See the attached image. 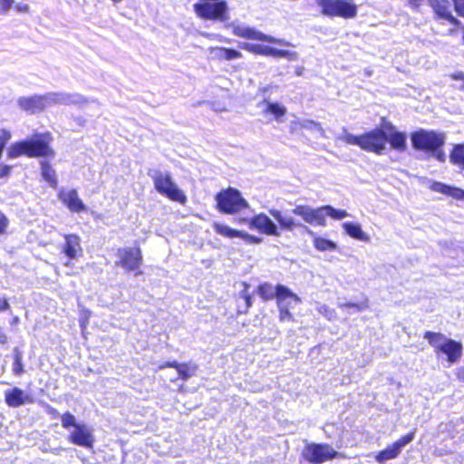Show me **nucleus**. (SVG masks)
<instances>
[{
  "mask_svg": "<svg viewBox=\"0 0 464 464\" xmlns=\"http://www.w3.org/2000/svg\"><path fill=\"white\" fill-rule=\"evenodd\" d=\"M269 215L278 223L275 221L266 214L260 213L253 217L248 223L251 229H256L258 232L270 237H279L281 231L292 232L295 228L302 227L303 225L295 220L292 216L284 213L276 208H270Z\"/></svg>",
  "mask_w": 464,
  "mask_h": 464,
  "instance_id": "obj_1",
  "label": "nucleus"
},
{
  "mask_svg": "<svg viewBox=\"0 0 464 464\" xmlns=\"http://www.w3.org/2000/svg\"><path fill=\"white\" fill-rule=\"evenodd\" d=\"M53 136L50 132L34 134L33 137L13 143L7 150V156L14 159L20 156L31 158L54 157V150L50 147Z\"/></svg>",
  "mask_w": 464,
  "mask_h": 464,
  "instance_id": "obj_2",
  "label": "nucleus"
},
{
  "mask_svg": "<svg viewBox=\"0 0 464 464\" xmlns=\"http://www.w3.org/2000/svg\"><path fill=\"white\" fill-rule=\"evenodd\" d=\"M411 141L415 149L431 153L440 162L446 160V155L441 150L445 142L443 134L420 130L411 135Z\"/></svg>",
  "mask_w": 464,
  "mask_h": 464,
  "instance_id": "obj_3",
  "label": "nucleus"
},
{
  "mask_svg": "<svg viewBox=\"0 0 464 464\" xmlns=\"http://www.w3.org/2000/svg\"><path fill=\"white\" fill-rule=\"evenodd\" d=\"M424 339L429 342L438 354H444L450 363H456L461 358L463 350L461 343L450 339L440 333L430 331L425 333Z\"/></svg>",
  "mask_w": 464,
  "mask_h": 464,
  "instance_id": "obj_4",
  "label": "nucleus"
},
{
  "mask_svg": "<svg viewBox=\"0 0 464 464\" xmlns=\"http://www.w3.org/2000/svg\"><path fill=\"white\" fill-rule=\"evenodd\" d=\"M151 178L154 188L159 194L182 205L187 202L185 193L173 180L169 172L154 171Z\"/></svg>",
  "mask_w": 464,
  "mask_h": 464,
  "instance_id": "obj_5",
  "label": "nucleus"
},
{
  "mask_svg": "<svg viewBox=\"0 0 464 464\" xmlns=\"http://www.w3.org/2000/svg\"><path fill=\"white\" fill-rule=\"evenodd\" d=\"M325 16H339L345 19L353 18L357 14L356 5L352 0H315Z\"/></svg>",
  "mask_w": 464,
  "mask_h": 464,
  "instance_id": "obj_6",
  "label": "nucleus"
},
{
  "mask_svg": "<svg viewBox=\"0 0 464 464\" xmlns=\"http://www.w3.org/2000/svg\"><path fill=\"white\" fill-rule=\"evenodd\" d=\"M218 210L226 214H235L248 207L237 189L229 188L216 196Z\"/></svg>",
  "mask_w": 464,
  "mask_h": 464,
  "instance_id": "obj_7",
  "label": "nucleus"
},
{
  "mask_svg": "<svg viewBox=\"0 0 464 464\" xmlns=\"http://www.w3.org/2000/svg\"><path fill=\"white\" fill-rule=\"evenodd\" d=\"M301 298L288 287L283 285H277L276 304L279 310L280 321L294 320L290 309L295 308L297 304H301Z\"/></svg>",
  "mask_w": 464,
  "mask_h": 464,
  "instance_id": "obj_8",
  "label": "nucleus"
},
{
  "mask_svg": "<svg viewBox=\"0 0 464 464\" xmlns=\"http://www.w3.org/2000/svg\"><path fill=\"white\" fill-rule=\"evenodd\" d=\"M196 14L204 19L221 20L228 19L226 2H216L215 0H203L194 5Z\"/></svg>",
  "mask_w": 464,
  "mask_h": 464,
  "instance_id": "obj_9",
  "label": "nucleus"
},
{
  "mask_svg": "<svg viewBox=\"0 0 464 464\" xmlns=\"http://www.w3.org/2000/svg\"><path fill=\"white\" fill-rule=\"evenodd\" d=\"M337 451L329 444L307 443L302 451V457L312 464H320L335 458Z\"/></svg>",
  "mask_w": 464,
  "mask_h": 464,
  "instance_id": "obj_10",
  "label": "nucleus"
},
{
  "mask_svg": "<svg viewBox=\"0 0 464 464\" xmlns=\"http://www.w3.org/2000/svg\"><path fill=\"white\" fill-rule=\"evenodd\" d=\"M46 109L53 105H77L83 107L87 103H98L96 100H90L80 93L48 92L44 94Z\"/></svg>",
  "mask_w": 464,
  "mask_h": 464,
  "instance_id": "obj_11",
  "label": "nucleus"
},
{
  "mask_svg": "<svg viewBox=\"0 0 464 464\" xmlns=\"http://www.w3.org/2000/svg\"><path fill=\"white\" fill-rule=\"evenodd\" d=\"M229 26L232 27L233 34L238 37H242L248 40H256L260 42L276 44L283 46H290V43L283 39L265 34L264 33L253 27L247 26L246 24L232 23L229 24Z\"/></svg>",
  "mask_w": 464,
  "mask_h": 464,
  "instance_id": "obj_12",
  "label": "nucleus"
},
{
  "mask_svg": "<svg viewBox=\"0 0 464 464\" xmlns=\"http://www.w3.org/2000/svg\"><path fill=\"white\" fill-rule=\"evenodd\" d=\"M386 132L381 129H374L361 135V149L366 151L382 154L387 144Z\"/></svg>",
  "mask_w": 464,
  "mask_h": 464,
  "instance_id": "obj_13",
  "label": "nucleus"
},
{
  "mask_svg": "<svg viewBox=\"0 0 464 464\" xmlns=\"http://www.w3.org/2000/svg\"><path fill=\"white\" fill-rule=\"evenodd\" d=\"M117 256L119 257L118 266L128 272L139 270L142 264L141 250L139 246L119 248Z\"/></svg>",
  "mask_w": 464,
  "mask_h": 464,
  "instance_id": "obj_14",
  "label": "nucleus"
},
{
  "mask_svg": "<svg viewBox=\"0 0 464 464\" xmlns=\"http://www.w3.org/2000/svg\"><path fill=\"white\" fill-rule=\"evenodd\" d=\"M292 213L300 217L304 223L312 226H325V218L323 207L314 208L308 205H297L293 208Z\"/></svg>",
  "mask_w": 464,
  "mask_h": 464,
  "instance_id": "obj_15",
  "label": "nucleus"
},
{
  "mask_svg": "<svg viewBox=\"0 0 464 464\" xmlns=\"http://www.w3.org/2000/svg\"><path fill=\"white\" fill-rule=\"evenodd\" d=\"M413 439L414 431L403 436L383 450L380 451L375 457L376 460L379 463H383L387 460L395 459L399 456L402 448L411 442Z\"/></svg>",
  "mask_w": 464,
  "mask_h": 464,
  "instance_id": "obj_16",
  "label": "nucleus"
},
{
  "mask_svg": "<svg viewBox=\"0 0 464 464\" xmlns=\"http://www.w3.org/2000/svg\"><path fill=\"white\" fill-rule=\"evenodd\" d=\"M68 439L72 443L88 449L92 448L94 443L92 430L84 423L76 426Z\"/></svg>",
  "mask_w": 464,
  "mask_h": 464,
  "instance_id": "obj_17",
  "label": "nucleus"
},
{
  "mask_svg": "<svg viewBox=\"0 0 464 464\" xmlns=\"http://www.w3.org/2000/svg\"><path fill=\"white\" fill-rule=\"evenodd\" d=\"M58 198L72 212L86 210V206L79 198L75 188H62L58 193Z\"/></svg>",
  "mask_w": 464,
  "mask_h": 464,
  "instance_id": "obj_18",
  "label": "nucleus"
},
{
  "mask_svg": "<svg viewBox=\"0 0 464 464\" xmlns=\"http://www.w3.org/2000/svg\"><path fill=\"white\" fill-rule=\"evenodd\" d=\"M17 104L22 110L31 113L40 112L46 109L44 95L21 97L17 100Z\"/></svg>",
  "mask_w": 464,
  "mask_h": 464,
  "instance_id": "obj_19",
  "label": "nucleus"
},
{
  "mask_svg": "<svg viewBox=\"0 0 464 464\" xmlns=\"http://www.w3.org/2000/svg\"><path fill=\"white\" fill-rule=\"evenodd\" d=\"M291 129L293 131H300L305 130L312 134H314L316 138H324L325 131L322 125L313 120L304 119L291 123Z\"/></svg>",
  "mask_w": 464,
  "mask_h": 464,
  "instance_id": "obj_20",
  "label": "nucleus"
},
{
  "mask_svg": "<svg viewBox=\"0 0 464 464\" xmlns=\"http://www.w3.org/2000/svg\"><path fill=\"white\" fill-rule=\"evenodd\" d=\"M65 243L63 246V252L71 259H75L82 255L81 246V238L79 236L72 234L64 236Z\"/></svg>",
  "mask_w": 464,
  "mask_h": 464,
  "instance_id": "obj_21",
  "label": "nucleus"
},
{
  "mask_svg": "<svg viewBox=\"0 0 464 464\" xmlns=\"http://www.w3.org/2000/svg\"><path fill=\"white\" fill-rule=\"evenodd\" d=\"M261 105L264 107L263 113L266 116H271V119L277 122L284 121L287 110L283 104L264 101Z\"/></svg>",
  "mask_w": 464,
  "mask_h": 464,
  "instance_id": "obj_22",
  "label": "nucleus"
},
{
  "mask_svg": "<svg viewBox=\"0 0 464 464\" xmlns=\"http://www.w3.org/2000/svg\"><path fill=\"white\" fill-rule=\"evenodd\" d=\"M429 188L432 191L450 196L455 199L464 200V190L459 188L451 187L438 181L430 182Z\"/></svg>",
  "mask_w": 464,
  "mask_h": 464,
  "instance_id": "obj_23",
  "label": "nucleus"
},
{
  "mask_svg": "<svg viewBox=\"0 0 464 464\" xmlns=\"http://www.w3.org/2000/svg\"><path fill=\"white\" fill-rule=\"evenodd\" d=\"M342 227L344 232L353 239L364 243H368L371 240L370 236L365 231H363L362 226L359 223L344 222L342 224Z\"/></svg>",
  "mask_w": 464,
  "mask_h": 464,
  "instance_id": "obj_24",
  "label": "nucleus"
},
{
  "mask_svg": "<svg viewBox=\"0 0 464 464\" xmlns=\"http://www.w3.org/2000/svg\"><path fill=\"white\" fill-rule=\"evenodd\" d=\"M5 398L6 403L9 406L14 408L19 407L28 401H31L29 395L18 388H14L12 390L6 391L5 392Z\"/></svg>",
  "mask_w": 464,
  "mask_h": 464,
  "instance_id": "obj_25",
  "label": "nucleus"
},
{
  "mask_svg": "<svg viewBox=\"0 0 464 464\" xmlns=\"http://www.w3.org/2000/svg\"><path fill=\"white\" fill-rule=\"evenodd\" d=\"M208 52L216 58L224 61L237 60L242 57V53L240 52L226 47L212 46L208 48Z\"/></svg>",
  "mask_w": 464,
  "mask_h": 464,
  "instance_id": "obj_26",
  "label": "nucleus"
},
{
  "mask_svg": "<svg viewBox=\"0 0 464 464\" xmlns=\"http://www.w3.org/2000/svg\"><path fill=\"white\" fill-rule=\"evenodd\" d=\"M386 136L388 138L387 142L390 143L393 150L402 151L406 149V134L404 132L397 131L391 126Z\"/></svg>",
  "mask_w": 464,
  "mask_h": 464,
  "instance_id": "obj_27",
  "label": "nucleus"
},
{
  "mask_svg": "<svg viewBox=\"0 0 464 464\" xmlns=\"http://www.w3.org/2000/svg\"><path fill=\"white\" fill-rule=\"evenodd\" d=\"M308 234L313 238V245L314 248L320 252H326V251H335L337 249V244L330 239L322 237L318 235H316L312 230L305 227Z\"/></svg>",
  "mask_w": 464,
  "mask_h": 464,
  "instance_id": "obj_28",
  "label": "nucleus"
},
{
  "mask_svg": "<svg viewBox=\"0 0 464 464\" xmlns=\"http://www.w3.org/2000/svg\"><path fill=\"white\" fill-rule=\"evenodd\" d=\"M164 367H172L175 368L179 373L178 378H181L184 380L188 379L193 376L196 372V366L190 363H179L177 362H167L164 365H160L159 368L163 369Z\"/></svg>",
  "mask_w": 464,
  "mask_h": 464,
  "instance_id": "obj_29",
  "label": "nucleus"
},
{
  "mask_svg": "<svg viewBox=\"0 0 464 464\" xmlns=\"http://www.w3.org/2000/svg\"><path fill=\"white\" fill-rule=\"evenodd\" d=\"M430 5L433 8L439 16L449 20L454 24H457V20L452 16L450 11L449 4L446 0H435V2Z\"/></svg>",
  "mask_w": 464,
  "mask_h": 464,
  "instance_id": "obj_30",
  "label": "nucleus"
},
{
  "mask_svg": "<svg viewBox=\"0 0 464 464\" xmlns=\"http://www.w3.org/2000/svg\"><path fill=\"white\" fill-rule=\"evenodd\" d=\"M369 299L367 297H364L361 302L359 303H352V302H340L338 303V307L341 308L343 311H346L347 313H359L365 311L369 308Z\"/></svg>",
  "mask_w": 464,
  "mask_h": 464,
  "instance_id": "obj_31",
  "label": "nucleus"
},
{
  "mask_svg": "<svg viewBox=\"0 0 464 464\" xmlns=\"http://www.w3.org/2000/svg\"><path fill=\"white\" fill-rule=\"evenodd\" d=\"M450 162L464 170V144L455 145L450 155Z\"/></svg>",
  "mask_w": 464,
  "mask_h": 464,
  "instance_id": "obj_32",
  "label": "nucleus"
},
{
  "mask_svg": "<svg viewBox=\"0 0 464 464\" xmlns=\"http://www.w3.org/2000/svg\"><path fill=\"white\" fill-rule=\"evenodd\" d=\"M240 47L253 54L263 56H268L270 51V46L259 44L243 43Z\"/></svg>",
  "mask_w": 464,
  "mask_h": 464,
  "instance_id": "obj_33",
  "label": "nucleus"
},
{
  "mask_svg": "<svg viewBox=\"0 0 464 464\" xmlns=\"http://www.w3.org/2000/svg\"><path fill=\"white\" fill-rule=\"evenodd\" d=\"M258 295L265 301L277 298V285L274 287L268 283L262 284L258 286Z\"/></svg>",
  "mask_w": 464,
  "mask_h": 464,
  "instance_id": "obj_34",
  "label": "nucleus"
},
{
  "mask_svg": "<svg viewBox=\"0 0 464 464\" xmlns=\"http://www.w3.org/2000/svg\"><path fill=\"white\" fill-rule=\"evenodd\" d=\"M268 56L275 58H286L289 61H296L298 59V54L296 52L289 50H281L272 46H270Z\"/></svg>",
  "mask_w": 464,
  "mask_h": 464,
  "instance_id": "obj_35",
  "label": "nucleus"
},
{
  "mask_svg": "<svg viewBox=\"0 0 464 464\" xmlns=\"http://www.w3.org/2000/svg\"><path fill=\"white\" fill-rule=\"evenodd\" d=\"M42 176L53 188L57 186L55 170L46 162L42 163Z\"/></svg>",
  "mask_w": 464,
  "mask_h": 464,
  "instance_id": "obj_36",
  "label": "nucleus"
},
{
  "mask_svg": "<svg viewBox=\"0 0 464 464\" xmlns=\"http://www.w3.org/2000/svg\"><path fill=\"white\" fill-rule=\"evenodd\" d=\"M213 227L218 234L224 236L226 237L233 238L240 237V230L233 229L228 226L215 223L213 225Z\"/></svg>",
  "mask_w": 464,
  "mask_h": 464,
  "instance_id": "obj_37",
  "label": "nucleus"
},
{
  "mask_svg": "<svg viewBox=\"0 0 464 464\" xmlns=\"http://www.w3.org/2000/svg\"><path fill=\"white\" fill-rule=\"evenodd\" d=\"M323 210L324 213V217L328 216L336 220H342L347 217H349V213L344 209H336L332 206H324Z\"/></svg>",
  "mask_w": 464,
  "mask_h": 464,
  "instance_id": "obj_38",
  "label": "nucleus"
},
{
  "mask_svg": "<svg viewBox=\"0 0 464 464\" xmlns=\"http://www.w3.org/2000/svg\"><path fill=\"white\" fill-rule=\"evenodd\" d=\"M338 140H343L347 144L357 145L361 148V135L356 136L343 130V133L338 136Z\"/></svg>",
  "mask_w": 464,
  "mask_h": 464,
  "instance_id": "obj_39",
  "label": "nucleus"
},
{
  "mask_svg": "<svg viewBox=\"0 0 464 464\" xmlns=\"http://www.w3.org/2000/svg\"><path fill=\"white\" fill-rule=\"evenodd\" d=\"M62 426L64 429H69L72 427L73 429L76 426H79L81 423L76 422V418L70 412H65L61 416Z\"/></svg>",
  "mask_w": 464,
  "mask_h": 464,
  "instance_id": "obj_40",
  "label": "nucleus"
},
{
  "mask_svg": "<svg viewBox=\"0 0 464 464\" xmlns=\"http://www.w3.org/2000/svg\"><path fill=\"white\" fill-rule=\"evenodd\" d=\"M13 372L14 375H21L24 372V366L22 363V355L18 352L14 355Z\"/></svg>",
  "mask_w": 464,
  "mask_h": 464,
  "instance_id": "obj_41",
  "label": "nucleus"
},
{
  "mask_svg": "<svg viewBox=\"0 0 464 464\" xmlns=\"http://www.w3.org/2000/svg\"><path fill=\"white\" fill-rule=\"evenodd\" d=\"M242 285L244 289L241 291L240 296L245 300L246 307L248 309L252 305L251 296L247 292L249 285L246 283H243Z\"/></svg>",
  "mask_w": 464,
  "mask_h": 464,
  "instance_id": "obj_42",
  "label": "nucleus"
},
{
  "mask_svg": "<svg viewBox=\"0 0 464 464\" xmlns=\"http://www.w3.org/2000/svg\"><path fill=\"white\" fill-rule=\"evenodd\" d=\"M239 237L244 239L245 241L248 242L249 244H259L262 241V239L260 237L252 236L245 231L240 232Z\"/></svg>",
  "mask_w": 464,
  "mask_h": 464,
  "instance_id": "obj_43",
  "label": "nucleus"
},
{
  "mask_svg": "<svg viewBox=\"0 0 464 464\" xmlns=\"http://www.w3.org/2000/svg\"><path fill=\"white\" fill-rule=\"evenodd\" d=\"M14 0H0V14H5L13 7Z\"/></svg>",
  "mask_w": 464,
  "mask_h": 464,
  "instance_id": "obj_44",
  "label": "nucleus"
},
{
  "mask_svg": "<svg viewBox=\"0 0 464 464\" xmlns=\"http://www.w3.org/2000/svg\"><path fill=\"white\" fill-rule=\"evenodd\" d=\"M9 225L6 216L0 211V235L5 234Z\"/></svg>",
  "mask_w": 464,
  "mask_h": 464,
  "instance_id": "obj_45",
  "label": "nucleus"
},
{
  "mask_svg": "<svg viewBox=\"0 0 464 464\" xmlns=\"http://www.w3.org/2000/svg\"><path fill=\"white\" fill-rule=\"evenodd\" d=\"M455 10L459 14L464 16V0H453Z\"/></svg>",
  "mask_w": 464,
  "mask_h": 464,
  "instance_id": "obj_46",
  "label": "nucleus"
},
{
  "mask_svg": "<svg viewBox=\"0 0 464 464\" xmlns=\"http://www.w3.org/2000/svg\"><path fill=\"white\" fill-rule=\"evenodd\" d=\"M14 9L19 12V13H28L29 10H30V7L27 4H24V3H18L14 5Z\"/></svg>",
  "mask_w": 464,
  "mask_h": 464,
  "instance_id": "obj_47",
  "label": "nucleus"
},
{
  "mask_svg": "<svg viewBox=\"0 0 464 464\" xmlns=\"http://www.w3.org/2000/svg\"><path fill=\"white\" fill-rule=\"evenodd\" d=\"M11 172V167L7 165L0 166V178L7 177Z\"/></svg>",
  "mask_w": 464,
  "mask_h": 464,
  "instance_id": "obj_48",
  "label": "nucleus"
},
{
  "mask_svg": "<svg viewBox=\"0 0 464 464\" xmlns=\"http://www.w3.org/2000/svg\"><path fill=\"white\" fill-rule=\"evenodd\" d=\"M452 78L455 80H459L461 82L459 88L464 89V73L463 72H457L452 74Z\"/></svg>",
  "mask_w": 464,
  "mask_h": 464,
  "instance_id": "obj_49",
  "label": "nucleus"
},
{
  "mask_svg": "<svg viewBox=\"0 0 464 464\" xmlns=\"http://www.w3.org/2000/svg\"><path fill=\"white\" fill-rule=\"evenodd\" d=\"M204 35L209 39H215V40H218L221 42H228L227 39H226L225 37H223L219 34H204Z\"/></svg>",
  "mask_w": 464,
  "mask_h": 464,
  "instance_id": "obj_50",
  "label": "nucleus"
},
{
  "mask_svg": "<svg viewBox=\"0 0 464 464\" xmlns=\"http://www.w3.org/2000/svg\"><path fill=\"white\" fill-rule=\"evenodd\" d=\"M410 2L412 5H414L415 7H418L420 5H422L424 2H428L430 5L433 4L435 2V0H410Z\"/></svg>",
  "mask_w": 464,
  "mask_h": 464,
  "instance_id": "obj_51",
  "label": "nucleus"
},
{
  "mask_svg": "<svg viewBox=\"0 0 464 464\" xmlns=\"http://www.w3.org/2000/svg\"><path fill=\"white\" fill-rule=\"evenodd\" d=\"M9 308V304L5 299L0 298V311L7 310Z\"/></svg>",
  "mask_w": 464,
  "mask_h": 464,
  "instance_id": "obj_52",
  "label": "nucleus"
},
{
  "mask_svg": "<svg viewBox=\"0 0 464 464\" xmlns=\"http://www.w3.org/2000/svg\"><path fill=\"white\" fill-rule=\"evenodd\" d=\"M322 309H324V313H325V315L326 316H330L332 314H334V310H330L328 307L326 306H323Z\"/></svg>",
  "mask_w": 464,
  "mask_h": 464,
  "instance_id": "obj_53",
  "label": "nucleus"
},
{
  "mask_svg": "<svg viewBox=\"0 0 464 464\" xmlns=\"http://www.w3.org/2000/svg\"><path fill=\"white\" fill-rule=\"evenodd\" d=\"M212 108L216 111H226V108L223 107V106H220V105L215 106V104H214Z\"/></svg>",
  "mask_w": 464,
  "mask_h": 464,
  "instance_id": "obj_54",
  "label": "nucleus"
},
{
  "mask_svg": "<svg viewBox=\"0 0 464 464\" xmlns=\"http://www.w3.org/2000/svg\"><path fill=\"white\" fill-rule=\"evenodd\" d=\"M303 71H304V68H303V67H298V68L296 69V72H296V74H297L298 76H300V75H302Z\"/></svg>",
  "mask_w": 464,
  "mask_h": 464,
  "instance_id": "obj_55",
  "label": "nucleus"
},
{
  "mask_svg": "<svg viewBox=\"0 0 464 464\" xmlns=\"http://www.w3.org/2000/svg\"><path fill=\"white\" fill-rule=\"evenodd\" d=\"M245 221H246V219H245V218H242V219H240V220H239V223H243V222H245Z\"/></svg>",
  "mask_w": 464,
  "mask_h": 464,
  "instance_id": "obj_56",
  "label": "nucleus"
}]
</instances>
